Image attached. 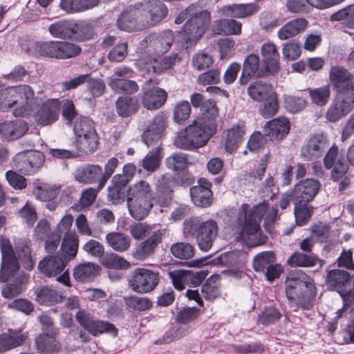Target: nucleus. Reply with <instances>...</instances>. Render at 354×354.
Listing matches in <instances>:
<instances>
[{
	"label": "nucleus",
	"instance_id": "nucleus-1",
	"mask_svg": "<svg viewBox=\"0 0 354 354\" xmlns=\"http://www.w3.org/2000/svg\"><path fill=\"white\" fill-rule=\"evenodd\" d=\"M274 180L269 176L263 183L260 193L261 197L272 200L275 194L274 192ZM249 205L243 203L241 206L236 223L242 227L241 232L237 236V239L246 240V236H254V241L250 243V246H257L263 245L266 243L268 238L264 234H257L260 230V223L268 211V204L263 201L259 203L248 211Z\"/></svg>",
	"mask_w": 354,
	"mask_h": 354
},
{
	"label": "nucleus",
	"instance_id": "nucleus-2",
	"mask_svg": "<svg viewBox=\"0 0 354 354\" xmlns=\"http://www.w3.org/2000/svg\"><path fill=\"white\" fill-rule=\"evenodd\" d=\"M286 294L298 308L308 310L313 306L315 286L313 279L299 270L290 272L285 281Z\"/></svg>",
	"mask_w": 354,
	"mask_h": 354
},
{
	"label": "nucleus",
	"instance_id": "nucleus-3",
	"mask_svg": "<svg viewBox=\"0 0 354 354\" xmlns=\"http://www.w3.org/2000/svg\"><path fill=\"white\" fill-rule=\"evenodd\" d=\"M215 132L216 126L212 122L194 121L177 133L174 145L183 150L196 149L205 146Z\"/></svg>",
	"mask_w": 354,
	"mask_h": 354
},
{
	"label": "nucleus",
	"instance_id": "nucleus-4",
	"mask_svg": "<svg viewBox=\"0 0 354 354\" xmlns=\"http://www.w3.org/2000/svg\"><path fill=\"white\" fill-rule=\"evenodd\" d=\"M154 199L151 187L146 180H139L127 189V205L130 215L137 221L146 218Z\"/></svg>",
	"mask_w": 354,
	"mask_h": 354
},
{
	"label": "nucleus",
	"instance_id": "nucleus-5",
	"mask_svg": "<svg viewBox=\"0 0 354 354\" xmlns=\"http://www.w3.org/2000/svg\"><path fill=\"white\" fill-rule=\"evenodd\" d=\"M218 232V224L214 219L205 221H201L198 218L189 219L183 223L185 236L194 238L198 247L203 252H207L212 247Z\"/></svg>",
	"mask_w": 354,
	"mask_h": 354
},
{
	"label": "nucleus",
	"instance_id": "nucleus-6",
	"mask_svg": "<svg viewBox=\"0 0 354 354\" xmlns=\"http://www.w3.org/2000/svg\"><path fill=\"white\" fill-rule=\"evenodd\" d=\"M26 51L35 57L67 59L79 55L82 48L78 45L68 41H48L33 42Z\"/></svg>",
	"mask_w": 354,
	"mask_h": 354
},
{
	"label": "nucleus",
	"instance_id": "nucleus-7",
	"mask_svg": "<svg viewBox=\"0 0 354 354\" xmlns=\"http://www.w3.org/2000/svg\"><path fill=\"white\" fill-rule=\"evenodd\" d=\"M73 131L76 136V147L86 154L95 151L99 145V137L92 120L86 117L77 118Z\"/></svg>",
	"mask_w": 354,
	"mask_h": 354
},
{
	"label": "nucleus",
	"instance_id": "nucleus-8",
	"mask_svg": "<svg viewBox=\"0 0 354 354\" xmlns=\"http://www.w3.org/2000/svg\"><path fill=\"white\" fill-rule=\"evenodd\" d=\"M174 36L171 30H165L158 33H152L146 37L140 44L143 53L140 57L155 61L166 53L171 47Z\"/></svg>",
	"mask_w": 354,
	"mask_h": 354
},
{
	"label": "nucleus",
	"instance_id": "nucleus-9",
	"mask_svg": "<svg viewBox=\"0 0 354 354\" xmlns=\"http://www.w3.org/2000/svg\"><path fill=\"white\" fill-rule=\"evenodd\" d=\"M211 22V15L206 10L195 12L183 28V39L187 48L195 45L205 33Z\"/></svg>",
	"mask_w": 354,
	"mask_h": 354
},
{
	"label": "nucleus",
	"instance_id": "nucleus-10",
	"mask_svg": "<svg viewBox=\"0 0 354 354\" xmlns=\"http://www.w3.org/2000/svg\"><path fill=\"white\" fill-rule=\"evenodd\" d=\"M160 281L159 273L151 270L136 268L128 277L129 286L138 293H148L153 290Z\"/></svg>",
	"mask_w": 354,
	"mask_h": 354
},
{
	"label": "nucleus",
	"instance_id": "nucleus-11",
	"mask_svg": "<svg viewBox=\"0 0 354 354\" xmlns=\"http://www.w3.org/2000/svg\"><path fill=\"white\" fill-rule=\"evenodd\" d=\"M328 78L335 94L354 97V75L344 66H331Z\"/></svg>",
	"mask_w": 354,
	"mask_h": 354
},
{
	"label": "nucleus",
	"instance_id": "nucleus-12",
	"mask_svg": "<svg viewBox=\"0 0 354 354\" xmlns=\"http://www.w3.org/2000/svg\"><path fill=\"white\" fill-rule=\"evenodd\" d=\"M75 317L80 326L93 336H99L104 333H109L113 336L118 335V329L113 324L95 319L88 310H79Z\"/></svg>",
	"mask_w": 354,
	"mask_h": 354
},
{
	"label": "nucleus",
	"instance_id": "nucleus-13",
	"mask_svg": "<svg viewBox=\"0 0 354 354\" xmlns=\"http://www.w3.org/2000/svg\"><path fill=\"white\" fill-rule=\"evenodd\" d=\"M0 247L2 255L0 281L6 282L19 269V261L15 254L10 240L4 236H0Z\"/></svg>",
	"mask_w": 354,
	"mask_h": 354
},
{
	"label": "nucleus",
	"instance_id": "nucleus-14",
	"mask_svg": "<svg viewBox=\"0 0 354 354\" xmlns=\"http://www.w3.org/2000/svg\"><path fill=\"white\" fill-rule=\"evenodd\" d=\"M45 157L39 151H24L15 155L14 166L25 175L34 174L43 165Z\"/></svg>",
	"mask_w": 354,
	"mask_h": 354
},
{
	"label": "nucleus",
	"instance_id": "nucleus-15",
	"mask_svg": "<svg viewBox=\"0 0 354 354\" xmlns=\"http://www.w3.org/2000/svg\"><path fill=\"white\" fill-rule=\"evenodd\" d=\"M15 109L13 114L15 117L28 115L32 109L35 100L33 89L28 85L23 84L12 86Z\"/></svg>",
	"mask_w": 354,
	"mask_h": 354
},
{
	"label": "nucleus",
	"instance_id": "nucleus-16",
	"mask_svg": "<svg viewBox=\"0 0 354 354\" xmlns=\"http://www.w3.org/2000/svg\"><path fill=\"white\" fill-rule=\"evenodd\" d=\"M140 4L143 15L141 22L145 28L157 25L167 16L168 8L160 1H148Z\"/></svg>",
	"mask_w": 354,
	"mask_h": 354
},
{
	"label": "nucleus",
	"instance_id": "nucleus-17",
	"mask_svg": "<svg viewBox=\"0 0 354 354\" xmlns=\"http://www.w3.org/2000/svg\"><path fill=\"white\" fill-rule=\"evenodd\" d=\"M167 127V118L163 113H158L149 121L142 135V140L147 147L162 145L161 138Z\"/></svg>",
	"mask_w": 354,
	"mask_h": 354
},
{
	"label": "nucleus",
	"instance_id": "nucleus-18",
	"mask_svg": "<svg viewBox=\"0 0 354 354\" xmlns=\"http://www.w3.org/2000/svg\"><path fill=\"white\" fill-rule=\"evenodd\" d=\"M142 20L143 15L140 4L130 5L121 12L117 21V26L119 29L127 32L142 30L145 28L142 24Z\"/></svg>",
	"mask_w": 354,
	"mask_h": 354
},
{
	"label": "nucleus",
	"instance_id": "nucleus-19",
	"mask_svg": "<svg viewBox=\"0 0 354 354\" xmlns=\"http://www.w3.org/2000/svg\"><path fill=\"white\" fill-rule=\"evenodd\" d=\"M178 57L177 54H171L165 57L161 61H151L150 59H145L140 57L136 60L135 66L136 68L143 75L145 74H160L165 71L171 68L174 64Z\"/></svg>",
	"mask_w": 354,
	"mask_h": 354
},
{
	"label": "nucleus",
	"instance_id": "nucleus-20",
	"mask_svg": "<svg viewBox=\"0 0 354 354\" xmlns=\"http://www.w3.org/2000/svg\"><path fill=\"white\" fill-rule=\"evenodd\" d=\"M353 109V97L335 94L326 113V118L330 122H335L348 115Z\"/></svg>",
	"mask_w": 354,
	"mask_h": 354
},
{
	"label": "nucleus",
	"instance_id": "nucleus-21",
	"mask_svg": "<svg viewBox=\"0 0 354 354\" xmlns=\"http://www.w3.org/2000/svg\"><path fill=\"white\" fill-rule=\"evenodd\" d=\"M270 75L263 66L260 68L259 57L254 53L249 54L243 63L242 71L239 79V83L246 85L253 78L266 77Z\"/></svg>",
	"mask_w": 354,
	"mask_h": 354
},
{
	"label": "nucleus",
	"instance_id": "nucleus-22",
	"mask_svg": "<svg viewBox=\"0 0 354 354\" xmlns=\"http://www.w3.org/2000/svg\"><path fill=\"white\" fill-rule=\"evenodd\" d=\"M329 147L326 136L317 133L310 137L304 144L301 149V156L306 160L321 158Z\"/></svg>",
	"mask_w": 354,
	"mask_h": 354
},
{
	"label": "nucleus",
	"instance_id": "nucleus-23",
	"mask_svg": "<svg viewBox=\"0 0 354 354\" xmlns=\"http://www.w3.org/2000/svg\"><path fill=\"white\" fill-rule=\"evenodd\" d=\"M164 234V229L153 231L146 240L136 246L132 253L133 258L143 261L153 254L156 248L161 243Z\"/></svg>",
	"mask_w": 354,
	"mask_h": 354
},
{
	"label": "nucleus",
	"instance_id": "nucleus-24",
	"mask_svg": "<svg viewBox=\"0 0 354 354\" xmlns=\"http://www.w3.org/2000/svg\"><path fill=\"white\" fill-rule=\"evenodd\" d=\"M321 188L319 180L307 178L297 183L292 191L295 194V201L309 203L318 194Z\"/></svg>",
	"mask_w": 354,
	"mask_h": 354
},
{
	"label": "nucleus",
	"instance_id": "nucleus-25",
	"mask_svg": "<svg viewBox=\"0 0 354 354\" xmlns=\"http://www.w3.org/2000/svg\"><path fill=\"white\" fill-rule=\"evenodd\" d=\"M211 187V183L202 178L198 180L197 185L190 187V196L196 206L207 207L211 205L213 201Z\"/></svg>",
	"mask_w": 354,
	"mask_h": 354
},
{
	"label": "nucleus",
	"instance_id": "nucleus-26",
	"mask_svg": "<svg viewBox=\"0 0 354 354\" xmlns=\"http://www.w3.org/2000/svg\"><path fill=\"white\" fill-rule=\"evenodd\" d=\"M337 154L338 147L336 145H333L328 151L324 159L326 168H333L331 173V179L334 181H337L342 178L348 169V164L343 158H339L337 160Z\"/></svg>",
	"mask_w": 354,
	"mask_h": 354
},
{
	"label": "nucleus",
	"instance_id": "nucleus-27",
	"mask_svg": "<svg viewBox=\"0 0 354 354\" xmlns=\"http://www.w3.org/2000/svg\"><path fill=\"white\" fill-rule=\"evenodd\" d=\"M28 129V124L23 120L1 122L0 139L7 142L17 140L23 136Z\"/></svg>",
	"mask_w": 354,
	"mask_h": 354
},
{
	"label": "nucleus",
	"instance_id": "nucleus-28",
	"mask_svg": "<svg viewBox=\"0 0 354 354\" xmlns=\"http://www.w3.org/2000/svg\"><path fill=\"white\" fill-rule=\"evenodd\" d=\"M263 66L270 75H275L279 71L280 55L275 44L266 42L261 47Z\"/></svg>",
	"mask_w": 354,
	"mask_h": 354
},
{
	"label": "nucleus",
	"instance_id": "nucleus-29",
	"mask_svg": "<svg viewBox=\"0 0 354 354\" xmlns=\"http://www.w3.org/2000/svg\"><path fill=\"white\" fill-rule=\"evenodd\" d=\"M66 265V261L62 255H49L39 262L38 269L46 277H51L61 274Z\"/></svg>",
	"mask_w": 354,
	"mask_h": 354
},
{
	"label": "nucleus",
	"instance_id": "nucleus-30",
	"mask_svg": "<svg viewBox=\"0 0 354 354\" xmlns=\"http://www.w3.org/2000/svg\"><path fill=\"white\" fill-rule=\"evenodd\" d=\"M59 102L57 100H49L44 102L35 115L36 122L42 126L55 122L59 117Z\"/></svg>",
	"mask_w": 354,
	"mask_h": 354
},
{
	"label": "nucleus",
	"instance_id": "nucleus-31",
	"mask_svg": "<svg viewBox=\"0 0 354 354\" xmlns=\"http://www.w3.org/2000/svg\"><path fill=\"white\" fill-rule=\"evenodd\" d=\"M175 180L169 175H162L156 184V198L161 206H167L172 198Z\"/></svg>",
	"mask_w": 354,
	"mask_h": 354
},
{
	"label": "nucleus",
	"instance_id": "nucleus-32",
	"mask_svg": "<svg viewBox=\"0 0 354 354\" xmlns=\"http://www.w3.org/2000/svg\"><path fill=\"white\" fill-rule=\"evenodd\" d=\"M290 122L286 118H279L268 122L264 133L271 140H282L290 131Z\"/></svg>",
	"mask_w": 354,
	"mask_h": 354
},
{
	"label": "nucleus",
	"instance_id": "nucleus-33",
	"mask_svg": "<svg viewBox=\"0 0 354 354\" xmlns=\"http://www.w3.org/2000/svg\"><path fill=\"white\" fill-rule=\"evenodd\" d=\"M18 271H16L15 274L7 280L12 279V281L2 288L1 294L3 297L12 299L24 292L25 286L28 282L29 275L25 273H19Z\"/></svg>",
	"mask_w": 354,
	"mask_h": 354
},
{
	"label": "nucleus",
	"instance_id": "nucleus-34",
	"mask_svg": "<svg viewBox=\"0 0 354 354\" xmlns=\"http://www.w3.org/2000/svg\"><path fill=\"white\" fill-rule=\"evenodd\" d=\"M102 176V167L98 165L91 164L77 168L74 174L75 179L77 182L84 184L97 183L98 187Z\"/></svg>",
	"mask_w": 354,
	"mask_h": 354
},
{
	"label": "nucleus",
	"instance_id": "nucleus-35",
	"mask_svg": "<svg viewBox=\"0 0 354 354\" xmlns=\"http://www.w3.org/2000/svg\"><path fill=\"white\" fill-rule=\"evenodd\" d=\"M167 98V93L164 89L153 87L142 92V103L147 109L156 110L165 103Z\"/></svg>",
	"mask_w": 354,
	"mask_h": 354
},
{
	"label": "nucleus",
	"instance_id": "nucleus-36",
	"mask_svg": "<svg viewBox=\"0 0 354 354\" xmlns=\"http://www.w3.org/2000/svg\"><path fill=\"white\" fill-rule=\"evenodd\" d=\"M245 134V126L243 122H239L230 128L225 137V151L229 153L234 152L243 142Z\"/></svg>",
	"mask_w": 354,
	"mask_h": 354
},
{
	"label": "nucleus",
	"instance_id": "nucleus-37",
	"mask_svg": "<svg viewBox=\"0 0 354 354\" xmlns=\"http://www.w3.org/2000/svg\"><path fill=\"white\" fill-rule=\"evenodd\" d=\"M131 180L122 175L115 174L113 176L111 185L108 188V197L113 203H118L124 201L125 188Z\"/></svg>",
	"mask_w": 354,
	"mask_h": 354
},
{
	"label": "nucleus",
	"instance_id": "nucleus-38",
	"mask_svg": "<svg viewBox=\"0 0 354 354\" xmlns=\"http://www.w3.org/2000/svg\"><path fill=\"white\" fill-rule=\"evenodd\" d=\"M351 281V274L345 270H332L327 274L326 282L333 290L337 291L344 297L346 293L345 286Z\"/></svg>",
	"mask_w": 354,
	"mask_h": 354
},
{
	"label": "nucleus",
	"instance_id": "nucleus-39",
	"mask_svg": "<svg viewBox=\"0 0 354 354\" xmlns=\"http://www.w3.org/2000/svg\"><path fill=\"white\" fill-rule=\"evenodd\" d=\"M100 267L92 263H83L76 266L73 269V277L79 282L93 281L99 274Z\"/></svg>",
	"mask_w": 354,
	"mask_h": 354
},
{
	"label": "nucleus",
	"instance_id": "nucleus-40",
	"mask_svg": "<svg viewBox=\"0 0 354 354\" xmlns=\"http://www.w3.org/2000/svg\"><path fill=\"white\" fill-rule=\"evenodd\" d=\"M275 93L272 84L262 80H256L248 87V95L257 102H263Z\"/></svg>",
	"mask_w": 354,
	"mask_h": 354
},
{
	"label": "nucleus",
	"instance_id": "nucleus-41",
	"mask_svg": "<svg viewBox=\"0 0 354 354\" xmlns=\"http://www.w3.org/2000/svg\"><path fill=\"white\" fill-rule=\"evenodd\" d=\"M308 25V21L304 18H297L284 24L278 31L277 35L281 40L293 37L303 32Z\"/></svg>",
	"mask_w": 354,
	"mask_h": 354
},
{
	"label": "nucleus",
	"instance_id": "nucleus-42",
	"mask_svg": "<svg viewBox=\"0 0 354 354\" xmlns=\"http://www.w3.org/2000/svg\"><path fill=\"white\" fill-rule=\"evenodd\" d=\"M35 345L37 351L42 354H50L61 350V345L53 335L42 333L36 337Z\"/></svg>",
	"mask_w": 354,
	"mask_h": 354
},
{
	"label": "nucleus",
	"instance_id": "nucleus-43",
	"mask_svg": "<svg viewBox=\"0 0 354 354\" xmlns=\"http://www.w3.org/2000/svg\"><path fill=\"white\" fill-rule=\"evenodd\" d=\"M35 294L39 304L47 306L61 302L63 299L61 292L48 286L38 287L35 289Z\"/></svg>",
	"mask_w": 354,
	"mask_h": 354
},
{
	"label": "nucleus",
	"instance_id": "nucleus-44",
	"mask_svg": "<svg viewBox=\"0 0 354 354\" xmlns=\"http://www.w3.org/2000/svg\"><path fill=\"white\" fill-rule=\"evenodd\" d=\"M221 11L223 15L234 18H244L251 16L257 12L255 4H233L224 6Z\"/></svg>",
	"mask_w": 354,
	"mask_h": 354
},
{
	"label": "nucleus",
	"instance_id": "nucleus-45",
	"mask_svg": "<svg viewBox=\"0 0 354 354\" xmlns=\"http://www.w3.org/2000/svg\"><path fill=\"white\" fill-rule=\"evenodd\" d=\"M105 240L110 248L118 252L127 251L131 244V239L129 235L118 232H109Z\"/></svg>",
	"mask_w": 354,
	"mask_h": 354
},
{
	"label": "nucleus",
	"instance_id": "nucleus-46",
	"mask_svg": "<svg viewBox=\"0 0 354 354\" xmlns=\"http://www.w3.org/2000/svg\"><path fill=\"white\" fill-rule=\"evenodd\" d=\"M153 149L142 159L139 166L148 173L156 171L160 164L162 156V149L160 146H153Z\"/></svg>",
	"mask_w": 354,
	"mask_h": 354
},
{
	"label": "nucleus",
	"instance_id": "nucleus-47",
	"mask_svg": "<svg viewBox=\"0 0 354 354\" xmlns=\"http://www.w3.org/2000/svg\"><path fill=\"white\" fill-rule=\"evenodd\" d=\"M73 20L61 19L56 21L48 26V31L55 38L72 39L74 30Z\"/></svg>",
	"mask_w": 354,
	"mask_h": 354
},
{
	"label": "nucleus",
	"instance_id": "nucleus-48",
	"mask_svg": "<svg viewBox=\"0 0 354 354\" xmlns=\"http://www.w3.org/2000/svg\"><path fill=\"white\" fill-rule=\"evenodd\" d=\"M78 236L75 232H68L64 235L62 243L63 254L61 255L67 263L76 257L78 250Z\"/></svg>",
	"mask_w": 354,
	"mask_h": 354
},
{
	"label": "nucleus",
	"instance_id": "nucleus-49",
	"mask_svg": "<svg viewBox=\"0 0 354 354\" xmlns=\"http://www.w3.org/2000/svg\"><path fill=\"white\" fill-rule=\"evenodd\" d=\"M319 261L313 253L294 252L288 259L287 263L292 267L309 268L315 266Z\"/></svg>",
	"mask_w": 354,
	"mask_h": 354
},
{
	"label": "nucleus",
	"instance_id": "nucleus-50",
	"mask_svg": "<svg viewBox=\"0 0 354 354\" xmlns=\"http://www.w3.org/2000/svg\"><path fill=\"white\" fill-rule=\"evenodd\" d=\"M107 80L109 87L118 93L133 94L139 89L138 85L133 80L114 77H109Z\"/></svg>",
	"mask_w": 354,
	"mask_h": 354
},
{
	"label": "nucleus",
	"instance_id": "nucleus-51",
	"mask_svg": "<svg viewBox=\"0 0 354 354\" xmlns=\"http://www.w3.org/2000/svg\"><path fill=\"white\" fill-rule=\"evenodd\" d=\"M214 31L218 35H240L241 23L232 19L217 20L214 23Z\"/></svg>",
	"mask_w": 354,
	"mask_h": 354
},
{
	"label": "nucleus",
	"instance_id": "nucleus-52",
	"mask_svg": "<svg viewBox=\"0 0 354 354\" xmlns=\"http://www.w3.org/2000/svg\"><path fill=\"white\" fill-rule=\"evenodd\" d=\"M101 263L109 269L126 270L131 267V263L128 261L113 252L102 255Z\"/></svg>",
	"mask_w": 354,
	"mask_h": 354
},
{
	"label": "nucleus",
	"instance_id": "nucleus-53",
	"mask_svg": "<svg viewBox=\"0 0 354 354\" xmlns=\"http://www.w3.org/2000/svg\"><path fill=\"white\" fill-rule=\"evenodd\" d=\"M307 91L313 104L319 106L326 105L329 101L331 94L330 84L324 85L315 88H308Z\"/></svg>",
	"mask_w": 354,
	"mask_h": 354
},
{
	"label": "nucleus",
	"instance_id": "nucleus-54",
	"mask_svg": "<svg viewBox=\"0 0 354 354\" xmlns=\"http://www.w3.org/2000/svg\"><path fill=\"white\" fill-rule=\"evenodd\" d=\"M72 39L79 41H84L92 39L95 35L93 26L85 21H73Z\"/></svg>",
	"mask_w": 354,
	"mask_h": 354
},
{
	"label": "nucleus",
	"instance_id": "nucleus-55",
	"mask_svg": "<svg viewBox=\"0 0 354 354\" xmlns=\"http://www.w3.org/2000/svg\"><path fill=\"white\" fill-rule=\"evenodd\" d=\"M203 297L207 301H213L220 296V287L218 277L211 276L201 287Z\"/></svg>",
	"mask_w": 354,
	"mask_h": 354
},
{
	"label": "nucleus",
	"instance_id": "nucleus-56",
	"mask_svg": "<svg viewBox=\"0 0 354 354\" xmlns=\"http://www.w3.org/2000/svg\"><path fill=\"white\" fill-rule=\"evenodd\" d=\"M189 164L188 155L182 152L174 153L165 160L166 167L174 171H183Z\"/></svg>",
	"mask_w": 354,
	"mask_h": 354
},
{
	"label": "nucleus",
	"instance_id": "nucleus-57",
	"mask_svg": "<svg viewBox=\"0 0 354 354\" xmlns=\"http://www.w3.org/2000/svg\"><path fill=\"white\" fill-rule=\"evenodd\" d=\"M6 338L7 350L10 351L22 346L28 339V333H23L19 330L9 329L7 332L3 333Z\"/></svg>",
	"mask_w": 354,
	"mask_h": 354
},
{
	"label": "nucleus",
	"instance_id": "nucleus-58",
	"mask_svg": "<svg viewBox=\"0 0 354 354\" xmlns=\"http://www.w3.org/2000/svg\"><path fill=\"white\" fill-rule=\"evenodd\" d=\"M115 105L118 113L122 117H128L135 113L138 107L137 101L128 96L119 97Z\"/></svg>",
	"mask_w": 354,
	"mask_h": 354
},
{
	"label": "nucleus",
	"instance_id": "nucleus-59",
	"mask_svg": "<svg viewBox=\"0 0 354 354\" xmlns=\"http://www.w3.org/2000/svg\"><path fill=\"white\" fill-rule=\"evenodd\" d=\"M30 245V242L23 240L19 241L15 246L23 266L29 270H32L35 264V262L31 256Z\"/></svg>",
	"mask_w": 354,
	"mask_h": 354
},
{
	"label": "nucleus",
	"instance_id": "nucleus-60",
	"mask_svg": "<svg viewBox=\"0 0 354 354\" xmlns=\"http://www.w3.org/2000/svg\"><path fill=\"white\" fill-rule=\"evenodd\" d=\"M313 207L308 203L295 201V217L297 225L304 226L310 220L313 214Z\"/></svg>",
	"mask_w": 354,
	"mask_h": 354
},
{
	"label": "nucleus",
	"instance_id": "nucleus-61",
	"mask_svg": "<svg viewBox=\"0 0 354 354\" xmlns=\"http://www.w3.org/2000/svg\"><path fill=\"white\" fill-rule=\"evenodd\" d=\"M191 106L188 101L181 100L176 104L173 109V120L183 124L190 116Z\"/></svg>",
	"mask_w": 354,
	"mask_h": 354
},
{
	"label": "nucleus",
	"instance_id": "nucleus-62",
	"mask_svg": "<svg viewBox=\"0 0 354 354\" xmlns=\"http://www.w3.org/2000/svg\"><path fill=\"white\" fill-rule=\"evenodd\" d=\"M275 261L274 254L271 251L262 252L257 254L252 262L253 268L256 272H264L265 270Z\"/></svg>",
	"mask_w": 354,
	"mask_h": 354
},
{
	"label": "nucleus",
	"instance_id": "nucleus-63",
	"mask_svg": "<svg viewBox=\"0 0 354 354\" xmlns=\"http://www.w3.org/2000/svg\"><path fill=\"white\" fill-rule=\"evenodd\" d=\"M281 317V313L277 308L273 306H266L258 315V322L264 326H268L274 324Z\"/></svg>",
	"mask_w": 354,
	"mask_h": 354
},
{
	"label": "nucleus",
	"instance_id": "nucleus-64",
	"mask_svg": "<svg viewBox=\"0 0 354 354\" xmlns=\"http://www.w3.org/2000/svg\"><path fill=\"white\" fill-rule=\"evenodd\" d=\"M126 306L134 310L145 311L152 306L151 301L147 297L129 296L124 298Z\"/></svg>",
	"mask_w": 354,
	"mask_h": 354
}]
</instances>
